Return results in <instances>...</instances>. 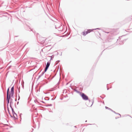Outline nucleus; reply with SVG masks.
Segmentation results:
<instances>
[{
	"label": "nucleus",
	"mask_w": 132,
	"mask_h": 132,
	"mask_svg": "<svg viewBox=\"0 0 132 132\" xmlns=\"http://www.w3.org/2000/svg\"><path fill=\"white\" fill-rule=\"evenodd\" d=\"M45 71L44 72H43L42 73V74L41 75H42V76L44 73V72H45Z\"/></svg>",
	"instance_id": "10"
},
{
	"label": "nucleus",
	"mask_w": 132,
	"mask_h": 132,
	"mask_svg": "<svg viewBox=\"0 0 132 132\" xmlns=\"http://www.w3.org/2000/svg\"><path fill=\"white\" fill-rule=\"evenodd\" d=\"M14 87L13 86L11 88V93L10 94V96L11 95V96H13L14 92Z\"/></svg>",
	"instance_id": "5"
},
{
	"label": "nucleus",
	"mask_w": 132,
	"mask_h": 132,
	"mask_svg": "<svg viewBox=\"0 0 132 132\" xmlns=\"http://www.w3.org/2000/svg\"><path fill=\"white\" fill-rule=\"evenodd\" d=\"M37 126L38 127V128H37V129H38L39 128V124H37Z\"/></svg>",
	"instance_id": "8"
},
{
	"label": "nucleus",
	"mask_w": 132,
	"mask_h": 132,
	"mask_svg": "<svg viewBox=\"0 0 132 132\" xmlns=\"http://www.w3.org/2000/svg\"><path fill=\"white\" fill-rule=\"evenodd\" d=\"M4 125H7V124H4Z\"/></svg>",
	"instance_id": "15"
},
{
	"label": "nucleus",
	"mask_w": 132,
	"mask_h": 132,
	"mask_svg": "<svg viewBox=\"0 0 132 132\" xmlns=\"http://www.w3.org/2000/svg\"><path fill=\"white\" fill-rule=\"evenodd\" d=\"M12 111L13 112V115L14 117L15 118H16V117L17 116L16 114L15 113V112H13V109L12 108Z\"/></svg>",
	"instance_id": "6"
},
{
	"label": "nucleus",
	"mask_w": 132,
	"mask_h": 132,
	"mask_svg": "<svg viewBox=\"0 0 132 132\" xmlns=\"http://www.w3.org/2000/svg\"><path fill=\"white\" fill-rule=\"evenodd\" d=\"M11 100H12V99L11 98Z\"/></svg>",
	"instance_id": "14"
},
{
	"label": "nucleus",
	"mask_w": 132,
	"mask_h": 132,
	"mask_svg": "<svg viewBox=\"0 0 132 132\" xmlns=\"http://www.w3.org/2000/svg\"><path fill=\"white\" fill-rule=\"evenodd\" d=\"M81 96L82 99L84 100H87L88 99V96L84 93H82V94L81 95Z\"/></svg>",
	"instance_id": "2"
},
{
	"label": "nucleus",
	"mask_w": 132,
	"mask_h": 132,
	"mask_svg": "<svg viewBox=\"0 0 132 132\" xmlns=\"http://www.w3.org/2000/svg\"><path fill=\"white\" fill-rule=\"evenodd\" d=\"M105 108H106V109H109V110H111L112 111H113V112H114V113H115V112L114 111H113L112 110V109H110L109 108H108V107H106V106H105Z\"/></svg>",
	"instance_id": "7"
},
{
	"label": "nucleus",
	"mask_w": 132,
	"mask_h": 132,
	"mask_svg": "<svg viewBox=\"0 0 132 132\" xmlns=\"http://www.w3.org/2000/svg\"><path fill=\"white\" fill-rule=\"evenodd\" d=\"M50 62H47L45 68V72H46L47 70V69H48L50 66Z\"/></svg>",
	"instance_id": "4"
},
{
	"label": "nucleus",
	"mask_w": 132,
	"mask_h": 132,
	"mask_svg": "<svg viewBox=\"0 0 132 132\" xmlns=\"http://www.w3.org/2000/svg\"><path fill=\"white\" fill-rule=\"evenodd\" d=\"M20 96H19V98H18V100H19L20 99Z\"/></svg>",
	"instance_id": "12"
},
{
	"label": "nucleus",
	"mask_w": 132,
	"mask_h": 132,
	"mask_svg": "<svg viewBox=\"0 0 132 132\" xmlns=\"http://www.w3.org/2000/svg\"><path fill=\"white\" fill-rule=\"evenodd\" d=\"M42 76V75H40L38 77V78H40L41 76Z\"/></svg>",
	"instance_id": "11"
},
{
	"label": "nucleus",
	"mask_w": 132,
	"mask_h": 132,
	"mask_svg": "<svg viewBox=\"0 0 132 132\" xmlns=\"http://www.w3.org/2000/svg\"><path fill=\"white\" fill-rule=\"evenodd\" d=\"M92 30H91L90 29L88 30L87 31H86L85 32V31L83 32V35L84 36H85L86 35L88 34V33H89L91 31H92Z\"/></svg>",
	"instance_id": "3"
},
{
	"label": "nucleus",
	"mask_w": 132,
	"mask_h": 132,
	"mask_svg": "<svg viewBox=\"0 0 132 132\" xmlns=\"http://www.w3.org/2000/svg\"><path fill=\"white\" fill-rule=\"evenodd\" d=\"M96 29H100L99 28H97L96 29H93V30H95Z\"/></svg>",
	"instance_id": "9"
},
{
	"label": "nucleus",
	"mask_w": 132,
	"mask_h": 132,
	"mask_svg": "<svg viewBox=\"0 0 132 132\" xmlns=\"http://www.w3.org/2000/svg\"><path fill=\"white\" fill-rule=\"evenodd\" d=\"M9 88H8L7 91V101L8 103H9V101L10 97V95H9Z\"/></svg>",
	"instance_id": "1"
},
{
	"label": "nucleus",
	"mask_w": 132,
	"mask_h": 132,
	"mask_svg": "<svg viewBox=\"0 0 132 132\" xmlns=\"http://www.w3.org/2000/svg\"><path fill=\"white\" fill-rule=\"evenodd\" d=\"M118 114L120 116H121V115H120V114Z\"/></svg>",
	"instance_id": "13"
}]
</instances>
